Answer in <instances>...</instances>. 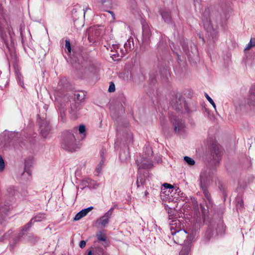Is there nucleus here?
Returning a JSON list of instances; mask_svg holds the SVG:
<instances>
[{"label": "nucleus", "mask_w": 255, "mask_h": 255, "mask_svg": "<svg viewBox=\"0 0 255 255\" xmlns=\"http://www.w3.org/2000/svg\"><path fill=\"white\" fill-rule=\"evenodd\" d=\"M111 57L115 61L120 60L125 55L124 51L120 48L118 44H113L111 50Z\"/></svg>", "instance_id": "39448f33"}, {"label": "nucleus", "mask_w": 255, "mask_h": 255, "mask_svg": "<svg viewBox=\"0 0 255 255\" xmlns=\"http://www.w3.org/2000/svg\"><path fill=\"white\" fill-rule=\"evenodd\" d=\"M160 13L165 22H169L170 21V14L168 11H160Z\"/></svg>", "instance_id": "dca6fc26"}, {"label": "nucleus", "mask_w": 255, "mask_h": 255, "mask_svg": "<svg viewBox=\"0 0 255 255\" xmlns=\"http://www.w3.org/2000/svg\"><path fill=\"white\" fill-rule=\"evenodd\" d=\"M103 161H101L100 163L98 165L96 168L97 172L99 174L102 172L103 166Z\"/></svg>", "instance_id": "a878e982"}, {"label": "nucleus", "mask_w": 255, "mask_h": 255, "mask_svg": "<svg viewBox=\"0 0 255 255\" xmlns=\"http://www.w3.org/2000/svg\"><path fill=\"white\" fill-rule=\"evenodd\" d=\"M205 96L207 100L208 101V102L213 106L214 109L216 110V106L212 98L207 93H205Z\"/></svg>", "instance_id": "5701e85b"}, {"label": "nucleus", "mask_w": 255, "mask_h": 255, "mask_svg": "<svg viewBox=\"0 0 255 255\" xmlns=\"http://www.w3.org/2000/svg\"><path fill=\"white\" fill-rule=\"evenodd\" d=\"M212 156L214 160L218 162L221 158V151L219 150H215L212 153Z\"/></svg>", "instance_id": "a211bd4d"}, {"label": "nucleus", "mask_w": 255, "mask_h": 255, "mask_svg": "<svg viewBox=\"0 0 255 255\" xmlns=\"http://www.w3.org/2000/svg\"><path fill=\"white\" fill-rule=\"evenodd\" d=\"M114 208L110 209L107 212H106L104 216L100 218L97 220V223L101 225L103 227H105L109 223V219L111 218Z\"/></svg>", "instance_id": "6e6552de"}, {"label": "nucleus", "mask_w": 255, "mask_h": 255, "mask_svg": "<svg viewBox=\"0 0 255 255\" xmlns=\"http://www.w3.org/2000/svg\"><path fill=\"white\" fill-rule=\"evenodd\" d=\"M97 237L99 241L105 242V244H106L105 245V246L108 245V243L106 242L107 237L105 235L102 233H99L97 235Z\"/></svg>", "instance_id": "6ab92c4d"}, {"label": "nucleus", "mask_w": 255, "mask_h": 255, "mask_svg": "<svg viewBox=\"0 0 255 255\" xmlns=\"http://www.w3.org/2000/svg\"><path fill=\"white\" fill-rule=\"evenodd\" d=\"M142 35L143 40L145 41H148L149 40L151 36V31L147 26H143Z\"/></svg>", "instance_id": "ddd939ff"}, {"label": "nucleus", "mask_w": 255, "mask_h": 255, "mask_svg": "<svg viewBox=\"0 0 255 255\" xmlns=\"http://www.w3.org/2000/svg\"><path fill=\"white\" fill-rule=\"evenodd\" d=\"M139 185H140V187H143V186H141V183H139Z\"/></svg>", "instance_id": "ea45409f"}, {"label": "nucleus", "mask_w": 255, "mask_h": 255, "mask_svg": "<svg viewBox=\"0 0 255 255\" xmlns=\"http://www.w3.org/2000/svg\"><path fill=\"white\" fill-rule=\"evenodd\" d=\"M174 187L168 183H164L161 188L160 196L162 200L165 201H168L171 202L173 201L171 198L172 196L170 194L173 191Z\"/></svg>", "instance_id": "20e7f679"}, {"label": "nucleus", "mask_w": 255, "mask_h": 255, "mask_svg": "<svg viewBox=\"0 0 255 255\" xmlns=\"http://www.w3.org/2000/svg\"><path fill=\"white\" fill-rule=\"evenodd\" d=\"M26 194H27V192L26 191L24 192V196L26 195Z\"/></svg>", "instance_id": "a19ab883"}, {"label": "nucleus", "mask_w": 255, "mask_h": 255, "mask_svg": "<svg viewBox=\"0 0 255 255\" xmlns=\"http://www.w3.org/2000/svg\"><path fill=\"white\" fill-rule=\"evenodd\" d=\"M170 225L171 234L174 242L176 244H180L184 241V243L179 255H189L193 237L192 236H188L184 230L181 229L179 220H173Z\"/></svg>", "instance_id": "f257e3e1"}, {"label": "nucleus", "mask_w": 255, "mask_h": 255, "mask_svg": "<svg viewBox=\"0 0 255 255\" xmlns=\"http://www.w3.org/2000/svg\"><path fill=\"white\" fill-rule=\"evenodd\" d=\"M61 145L63 149L70 152L76 151L80 148V145L77 142L75 135L70 132L63 134Z\"/></svg>", "instance_id": "f03ea898"}, {"label": "nucleus", "mask_w": 255, "mask_h": 255, "mask_svg": "<svg viewBox=\"0 0 255 255\" xmlns=\"http://www.w3.org/2000/svg\"><path fill=\"white\" fill-rule=\"evenodd\" d=\"M108 12L112 14L113 19H115V16H114V13L113 12L111 11H109Z\"/></svg>", "instance_id": "f704fd0d"}, {"label": "nucleus", "mask_w": 255, "mask_h": 255, "mask_svg": "<svg viewBox=\"0 0 255 255\" xmlns=\"http://www.w3.org/2000/svg\"><path fill=\"white\" fill-rule=\"evenodd\" d=\"M191 199L192 200L193 204H194V206L196 208H197L198 207V204H197V202L196 201V200L194 198Z\"/></svg>", "instance_id": "473e14b6"}, {"label": "nucleus", "mask_w": 255, "mask_h": 255, "mask_svg": "<svg viewBox=\"0 0 255 255\" xmlns=\"http://www.w3.org/2000/svg\"><path fill=\"white\" fill-rule=\"evenodd\" d=\"M40 128L42 136L44 137H47L51 130L50 126L49 125H45V126H41Z\"/></svg>", "instance_id": "4468645a"}, {"label": "nucleus", "mask_w": 255, "mask_h": 255, "mask_svg": "<svg viewBox=\"0 0 255 255\" xmlns=\"http://www.w3.org/2000/svg\"><path fill=\"white\" fill-rule=\"evenodd\" d=\"M93 209L92 207L84 209L78 212L74 217V220L78 221L86 216L87 214Z\"/></svg>", "instance_id": "f8f14e48"}, {"label": "nucleus", "mask_w": 255, "mask_h": 255, "mask_svg": "<svg viewBox=\"0 0 255 255\" xmlns=\"http://www.w3.org/2000/svg\"><path fill=\"white\" fill-rule=\"evenodd\" d=\"M204 26L205 28L207 29L208 31L211 32V30L213 29L212 26L210 24V21L206 20V21H204Z\"/></svg>", "instance_id": "412c9836"}, {"label": "nucleus", "mask_w": 255, "mask_h": 255, "mask_svg": "<svg viewBox=\"0 0 255 255\" xmlns=\"http://www.w3.org/2000/svg\"><path fill=\"white\" fill-rule=\"evenodd\" d=\"M85 97V94L83 92H77L75 94V98L79 102L83 101Z\"/></svg>", "instance_id": "f3484780"}, {"label": "nucleus", "mask_w": 255, "mask_h": 255, "mask_svg": "<svg viewBox=\"0 0 255 255\" xmlns=\"http://www.w3.org/2000/svg\"><path fill=\"white\" fill-rule=\"evenodd\" d=\"M75 114H76V113L74 111H72L71 112V114H72L73 116H75Z\"/></svg>", "instance_id": "e433bc0d"}, {"label": "nucleus", "mask_w": 255, "mask_h": 255, "mask_svg": "<svg viewBox=\"0 0 255 255\" xmlns=\"http://www.w3.org/2000/svg\"><path fill=\"white\" fill-rule=\"evenodd\" d=\"M173 127L174 131L177 133H181L185 131V122L180 118L176 117L172 120Z\"/></svg>", "instance_id": "423d86ee"}, {"label": "nucleus", "mask_w": 255, "mask_h": 255, "mask_svg": "<svg viewBox=\"0 0 255 255\" xmlns=\"http://www.w3.org/2000/svg\"><path fill=\"white\" fill-rule=\"evenodd\" d=\"M136 162L139 169L149 168L152 165L151 160L148 157H140L136 159Z\"/></svg>", "instance_id": "0eeeda50"}, {"label": "nucleus", "mask_w": 255, "mask_h": 255, "mask_svg": "<svg viewBox=\"0 0 255 255\" xmlns=\"http://www.w3.org/2000/svg\"><path fill=\"white\" fill-rule=\"evenodd\" d=\"M182 47H183V49L185 51V52L186 54H188V53H189V48H188V45L187 44H183L182 45Z\"/></svg>", "instance_id": "7c9ffc66"}, {"label": "nucleus", "mask_w": 255, "mask_h": 255, "mask_svg": "<svg viewBox=\"0 0 255 255\" xmlns=\"http://www.w3.org/2000/svg\"><path fill=\"white\" fill-rule=\"evenodd\" d=\"M139 183H141V186H144L145 184L144 178L141 176H138L137 178L136 185L138 188H140Z\"/></svg>", "instance_id": "aec40b11"}, {"label": "nucleus", "mask_w": 255, "mask_h": 255, "mask_svg": "<svg viewBox=\"0 0 255 255\" xmlns=\"http://www.w3.org/2000/svg\"><path fill=\"white\" fill-rule=\"evenodd\" d=\"M79 132L80 134L85 135L86 128L85 126L81 125L79 127Z\"/></svg>", "instance_id": "bb28decb"}, {"label": "nucleus", "mask_w": 255, "mask_h": 255, "mask_svg": "<svg viewBox=\"0 0 255 255\" xmlns=\"http://www.w3.org/2000/svg\"><path fill=\"white\" fill-rule=\"evenodd\" d=\"M253 46H255V39L251 38L250 42L248 44L247 47H246L245 50H249Z\"/></svg>", "instance_id": "4be33fe9"}, {"label": "nucleus", "mask_w": 255, "mask_h": 255, "mask_svg": "<svg viewBox=\"0 0 255 255\" xmlns=\"http://www.w3.org/2000/svg\"><path fill=\"white\" fill-rule=\"evenodd\" d=\"M87 9H88V8H86L85 9H84V15L85 14V12H86V11Z\"/></svg>", "instance_id": "58836bf2"}, {"label": "nucleus", "mask_w": 255, "mask_h": 255, "mask_svg": "<svg viewBox=\"0 0 255 255\" xmlns=\"http://www.w3.org/2000/svg\"><path fill=\"white\" fill-rule=\"evenodd\" d=\"M101 3L106 6H111L112 4V0H100Z\"/></svg>", "instance_id": "393cba45"}, {"label": "nucleus", "mask_w": 255, "mask_h": 255, "mask_svg": "<svg viewBox=\"0 0 255 255\" xmlns=\"http://www.w3.org/2000/svg\"><path fill=\"white\" fill-rule=\"evenodd\" d=\"M120 158L123 162H128L130 158L129 152L128 151L122 152L120 155Z\"/></svg>", "instance_id": "2eb2a0df"}, {"label": "nucleus", "mask_w": 255, "mask_h": 255, "mask_svg": "<svg viewBox=\"0 0 255 255\" xmlns=\"http://www.w3.org/2000/svg\"><path fill=\"white\" fill-rule=\"evenodd\" d=\"M60 117L61 118L62 120L63 121H64V119H65V115L64 114V113H61L60 114Z\"/></svg>", "instance_id": "72a5a7b5"}, {"label": "nucleus", "mask_w": 255, "mask_h": 255, "mask_svg": "<svg viewBox=\"0 0 255 255\" xmlns=\"http://www.w3.org/2000/svg\"><path fill=\"white\" fill-rule=\"evenodd\" d=\"M65 47L67 49L69 52H71V44L68 40H66L65 41Z\"/></svg>", "instance_id": "c85d7f7f"}, {"label": "nucleus", "mask_w": 255, "mask_h": 255, "mask_svg": "<svg viewBox=\"0 0 255 255\" xmlns=\"http://www.w3.org/2000/svg\"><path fill=\"white\" fill-rule=\"evenodd\" d=\"M210 174L208 170L205 169L203 170L200 174V185L202 190L205 197L209 200H210V195L207 190V185L209 180Z\"/></svg>", "instance_id": "7ed1b4c3"}, {"label": "nucleus", "mask_w": 255, "mask_h": 255, "mask_svg": "<svg viewBox=\"0 0 255 255\" xmlns=\"http://www.w3.org/2000/svg\"><path fill=\"white\" fill-rule=\"evenodd\" d=\"M86 243L85 241H82L80 242L79 246L80 248H83L85 247Z\"/></svg>", "instance_id": "2f4dec72"}, {"label": "nucleus", "mask_w": 255, "mask_h": 255, "mask_svg": "<svg viewBox=\"0 0 255 255\" xmlns=\"http://www.w3.org/2000/svg\"><path fill=\"white\" fill-rule=\"evenodd\" d=\"M184 104V101L181 98L180 95H176L171 100V104L176 110H180Z\"/></svg>", "instance_id": "9d476101"}, {"label": "nucleus", "mask_w": 255, "mask_h": 255, "mask_svg": "<svg viewBox=\"0 0 255 255\" xmlns=\"http://www.w3.org/2000/svg\"><path fill=\"white\" fill-rule=\"evenodd\" d=\"M19 83L21 87H23V83L22 81H21L19 79Z\"/></svg>", "instance_id": "c9c22d12"}, {"label": "nucleus", "mask_w": 255, "mask_h": 255, "mask_svg": "<svg viewBox=\"0 0 255 255\" xmlns=\"http://www.w3.org/2000/svg\"><path fill=\"white\" fill-rule=\"evenodd\" d=\"M4 162L2 159V158L0 156V172H1L3 170L4 168Z\"/></svg>", "instance_id": "cd10ccee"}, {"label": "nucleus", "mask_w": 255, "mask_h": 255, "mask_svg": "<svg viewBox=\"0 0 255 255\" xmlns=\"http://www.w3.org/2000/svg\"><path fill=\"white\" fill-rule=\"evenodd\" d=\"M115 91V86L114 83H111L110 85L109 88V91L110 92H113Z\"/></svg>", "instance_id": "c756f323"}, {"label": "nucleus", "mask_w": 255, "mask_h": 255, "mask_svg": "<svg viewBox=\"0 0 255 255\" xmlns=\"http://www.w3.org/2000/svg\"><path fill=\"white\" fill-rule=\"evenodd\" d=\"M88 39L91 42L95 37L98 36L101 33V29H99V26L96 25L90 27L88 31Z\"/></svg>", "instance_id": "9b49d317"}, {"label": "nucleus", "mask_w": 255, "mask_h": 255, "mask_svg": "<svg viewBox=\"0 0 255 255\" xmlns=\"http://www.w3.org/2000/svg\"><path fill=\"white\" fill-rule=\"evenodd\" d=\"M45 218L44 215L39 214L35 216L23 228L22 232V234H24L33 225L35 222H40Z\"/></svg>", "instance_id": "1a4fd4ad"}, {"label": "nucleus", "mask_w": 255, "mask_h": 255, "mask_svg": "<svg viewBox=\"0 0 255 255\" xmlns=\"http://www.w3.org/2000/svg\"><path fill=\"white\" fill-rule=\"evenodd\" d=\"M93 254V253H92V251H90L88 253V255H92Z\"/></svg>", "instance_id": "4c0bfd02"}, {"label": "nucleus", "mask_w": 255, "mask_h": 255, "mask_svg": "<svg viewBox=\"0 0 255 255\" xmlns=\"http://www.w3.org/2000/svg\"><path fill=\"white\" fill-rule=\"evenodd\" d=\"M184 160L189 165H193L195 164V161L192 158H191L188 156H185Z\"/></svg>", "instance_id": "b1692460"}]
</instances>
